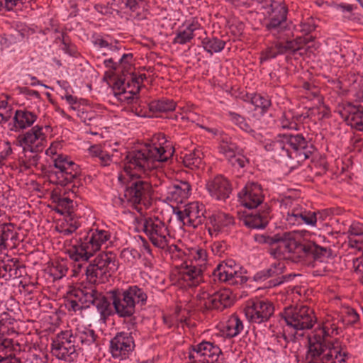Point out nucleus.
<instances>
[{"mask_svg": "<svg viewBox=\"0 0 363 363\" xmlns=\"http://www.w3.org/2000/svg\"><path fill=\"white\" fill-rule=\"evenodd\" d=\"M173 151L155 144L145 143L127 152L124 158V171L132 177H141L157 168L161 162H167Z\"/></svg>", "mask_w": 363, "mask_h": 363, "instance_id": "nucleus-1", "label": "nucleus"}, {"mask_svg": "<svg viewBox=\"0 0 363 363\" xmlns=\"http://www.w3.org/2000/svg\"><path fill=\"white\" fill-rule=\"evenodd\" d=\"M329 334L325 328H319L309 338L306 363H343L348 357L345 346L335 339L328 340Z\"/></svg>", "mask_w": 363, "mask_h": 363, "instance_id": "nucleus-2", "label": "nucleus"}, {"mask_svg": "<svg viewBox=\"0 0 363 363\" xmlns=\"http://www.w3.org/2000/svg\"><path fill=\"white\" fill-rule=\"evenodd\" d=\"M110 238V233L104 230H91L84 241L79 245L72 246L68 250V255L76 262L74 267L81 269L83 264H86L89 259L99 251L102 244ZM82 240V238H80Z\"/></svg>", "mask_w": 363, "mask_h": 363, "instance_id": "nucleus-3", "label": "nucleus"}, {"mask_svg": "<svg viewBox=\"0 0 363 363\" xmlns=\"http://www.w3.org/2000/svg\"><path fill=\"white\" fill-rule=\"evenodd\" d=\"M54 167L57 170L51 169L48 172L50 182L61 186H67L72 183V193L74 194L78 193L79 187L82 186V182L79 179L80 176L79 165L72 161H69L66 156L60 155L54 160Z\"/></svg>", "mask_w": 363, "mask_h": 363, "instance_id": "nucleus-4", "label": "nucleus"}, {"mask_svg": "<svg viewBox=\"0 0 363 363\" xmlns=\"http://www.w3.org/2000/svg\"><path fill=\"white\" fill-rule=\"evenodd\" d=\"M117 269L116 255L112 252H104L85 267V274L90 283H102L108 281Z\"/></svg>", "mask_w": 363, "mask_h": 363, "instance_id": "nucleus-5", "label": "nucleus"}, {"mask_svg": "<svg viewBox=\"0 0 363 363\" xmlns=\"http://www.w3.org/2000/svg\"><path fill=\"white\" fill-rule=\"evenodd\" d=\"M254 240L259 245H266L267 252L274 259H281L287 254H294L295 238L289 233L269 235L255 234Z\"/></svg>", "mask_w": 363, "mask_h": 363, "instance_id": "nucleus-6", "label": "nucleus"}, {"mask_svg": "<svg viewBox=\"0 0 363 363\" xmlns=\"http://www.w3.org/2000/svg\"><path fill=\"white\" fill-rule=\"evenodd\" d=\"M71 330L62 331L52 340L51 352L58 359L72 362L78 357V345Z\"/></svg>", "mask_w": 363, "mask_h": 363, "instance_id": "nucleus-7", "label": "nucleus"}, {"mask_svg": "<svg viewBox=\"0 0 363 363\" xmlns=\"http://www.w3.org/2000/svg\"><path fill=\"white\" fill-rule=\"evenodd\" d=\"M281 315L287 325L296 330L312 328L316 320L313 311L307 306L287 307Z\"/></svg>", "mask_w": 363, "mask_h": 363, "instance_id": "nucleus-8", "label": "nucleus"}, {"mask_svg": "<svg viewBox=\"0 0 363 363\" xmlns=\"http://www.w3.org/2000/svg\"><path fill=\"white\" fill-rule=\"evenodd\" d=\"M143 229L152 244L161 249L169 247V250H177V246H168L167 236L169 231L165 223L157 218H146L143 220Z\"/></svg>", "mask_w": 363, "mask_h": 363, "instance_id": "nucleus-9", "label": "nucleus"}, {"mask_svg": "<svg viewBox=\"0 0 363 363\" xmlns=\"http://www.w3.org/2000/svg\"><path fill=\"white\" fill-rule=\"evenodd\" d=\"M109 299L112 302L114 313L127 325L128 330L135 329L137 325V318L135 314L136 308L123 295L119 289L108 291Z\"/></svg>", "mask_w": 363, "mask_h": 363, "instance_id": "nucleus-10", "label": "nucleus"}, {"mask_svg": "<svg viewBox=\"0 0 363 363\" xmlns=\"http://www.w3.org/2000/svg\"><path fill=\"white\" fill-rule=\"evenodd\" d=\"M222 351L220 347L209 341L189 346L188 359L194 363H220V355Z\"/></svg>", "mask_w": 363, "mask_h": 363, "instance_id": "nucleus-11", "label": "nucleus"}, {"mask_svg": "<svg viewBox=\"0 0 363 363\" xmlns=\"http://www.w3.org/2000/svg\"><path fill=\"white\" fill-rule=\"evenodd\" d=\"M294 254L298 258L313 259L314 267L318 262L323 263L332 256V250L330 248L320 247L311 241H298L295 240Z\"/></svg>", "mask_w": 363, "mask_h": 363, "instance_id": "nucleus-12", "label": "nucleus"}, {"mask_svg": "<svg viewBox=\"0 0 363 363\" xmlns=\"http://www.w3.org/2000/svg\"><path fill=\"white\" fill-rule=\"evenodd\" d=\"M137 179L129 182L124 191V197L126 201L133 205L150 204L152 189V185L147 181Z\"/></svg>", "mask_w": 363, "mask_h": 363, "instance_id": "nucleus-13", "label": "nucleus"}, {"mask_svg": "<svg viewBox=\"0 0 363 363\" xmlns=\"http://www.w3.org/2000/svg\"><path fill=\"white\" fill-rule=\"evenodd\" d=\"M214 280L218 279L221 282L230 285L242 284L247 281V277L242 275L241 267L233 259H228L219 264L213 272Z\"/></svg>", "mask_w": 363, "mask_h": 363, "instance_id": "nucleus-14", "label": "nucleus"}, {"mask_svg": "<svg viewBox=\"0 0 363 363\" xmlns=\"http://www.w3.org/2000/svg\"><path fill=\"white\" fill-rule=\"evenodd\" d=\"M135 347L132 332H118L111 339L109 352L113 359L124 360L129 358Z\"/></svg>", "mask_w": 363, "mask_h": 363, "instance_id": "nucleus-15", "label": "nucleus"}, {"mask_svg": "<svg viewBox=\"0 0 363 363\" xmlns=\"http://www.w3.org/2000/svg\"><path fill=\"white\" fill-rule=\"evenodd\" d=\"M244 312L250 322L259 324L269 320L274 314V307L269 301L251 300L247 302Z\"/></svg>", "mask_w": 363, "mask_h": 363, "instance_id": "nucleus-16", "label": "nucleus"}, {"mask_svg": "<svg viewBox=\"0 0 363 363\" xmlns=\"http://www.w3.org/2000/svg\"><path fill=\"white\" fill-rule=\"evenodd\" d=\"M286 266L284 262H276L272 264L269 268L257 272L254 277V279L257 281H264L268 278H272L269 281V286L274 287L284 282L291 281L296 274H288L284 275Z\"/></svg>", "mask_w": 363, "mask_h": 363, "instance_id": "nucleus-17", "label": "nucleus"}, {"mask_svg": "<svg viewBox=\"0 0 363 363\" xmlns=\"http://www.w3.org/2000/svg\"><path fill=\"white\" fill-rule=\"evenodd\" d=\"M43 127L35 125L25 133L19 135L16 143L23 149L36 150L43 152L47 143L46 136L43 133Z\"/></svg>", "mask_w": 363, "mask_h": 363, "instance_id": "nucleus-18", "label": "nucleus"}, {"mask_svg": "<svg viewBox=\"0 0 363 363\" xmlns=\"http://www.w3.org/2000/svg\"><path fill=\"white\" fill-rule=\"evenodd\" d=\"M277 40L274 42L276 49L280 55L292 54L301 50L308 43L313 40V38L308 33L304 36H299L295 39H289L286 34L275 37Z\"/></svg>", "mask_w": 363, "mask_h": 363, "instance_id": "nucleus-19", "label": "nucleus"}, {"mask_svg": "<svg viewBox=\"0 0 363 363\" xmlns=\"http://www.w3.org/2000/svg\"><path fill=\"white\" fill-rule=\"evenodd\" d=\"M279 137L285 139L286 144L293 151L294 157H299L300 159H308L313 153L315 147L310 143L302 134H284Z\"/></svg>", "mask_w": 363, "mask_h": 363, "instance_id": "nucleus-20", "label": "nucleus"}, {"mask_svg": "<svg viewBox=\"0 0 363 363\" xmlns=\"http://www.w3.org/2000/svg\"><path fill=\"white\" fill-rule=\"evenodd\" d=\"M242 206L248 208H255L260 205L264 199L261 185L257 182L247 183L243 189L238 194Z\"/></svg>", "mask_w": 363, "mask_h": 363, "instance_id": "nucleus-21", "label": "nucleus"}, {"mask_svg": "<svg viewBox=\"0 0 363 363\" xmlns=\"http://www.w3.org/2000/svg\"><path fill=\"white\" fill-rule=\"evenodd\" d=\"M206 189L210 194L218 200H225L232 191L229 181L222 175H218L208 181Z\"/></svg>", "mask_w": 363, "mask_h": 363, "instance_id": "nucleus-22", "label": "nucleus"}, {"mask_svg": "<svg viewBox=\"0 0 363 363\" xmlns=\"http://www.w3.org/2000/svg\"><path fill=\"white\" fill-rule=\"evenodd\" d=\"M233 302L232 292L229 289H223L209 295L206 299L204 305L208 309L223 311L230 307Z\"/></svg>", "mask_w": 363, "mask_h": 363, "instance_id": "nucleus-23", "label": "nucleus"}, {"mask_svg": "<svg viewBox=\"0 0 363 363\" xmlns=\"http://www.w3.org/2000/svg\"><path fill=\"white\" fill-rule=\"evenodd\" d=\"M262 208V210L245 215L243 218L244 224L250 228H264L271 218V208L267 204H264Z\"/></svg>", "mask_w": 363, "mask_h": 363, "instance_id": "nucleus-24", "label": "nucleus"}, {"mask_svg": "<svg viewBox=\"0 0 363 363\" xmlns=\"http://www.w3.org/2000/svg\"><path fill=\"white\" fill-rule=\"evenodd\" d=\"M208 220L211 225L208 228V232L211 235L213 232L216 234L228 232V228L235 223L233 216L223 212L213 214L208 218Z\"/></svg>", "mask_w": 363, "mask_h": 363, "instance_id": "nucleus-25", "label": "nucleus"}, {"mask_svg": "<svg viewBox=\"0 0 363 363\" xmlns=\"http://www.w3.org/2000/svg\"><path fill=\"white\" fill-rule=\"evenodd\" d=\"M62 187V189H55L51 193V199L53 202L67 211V216H75L73 201L69 194H72L75 197L77 193L76 194H72L71 191L72 187L70 189H66L65 186Z\"/></svg>", "mask_w": 363, "mask_h": 363, "instance_id": "nucleus-26", "label": "nucleus"}, {"mask_svg": "<svg viewBox=\"0 0 363 363\" xmlns=\"http://www.w3.org/2000/svg\"><path fill=\"white\" fill-rule=\"evenodd\" d=\"M264 149L266 151L271 152L273 158L279 161L294 158L293 152L289 149L288 145L284 138L267 143Z\"/></svg>", "mask_w": 363, "mask_h": 363, "instance_id": "nucleus-27", "label": "nucleus"}, {"mask_svg": "<svg viewBox=\"0 0 363 363\" xmlns=\"http://www.w3.org/2000/svg\"><path fill=\"white\" fill-rule=\"evenodd\" d=\"M138 88L126 89L125 92H123L121 95L123 96V100L131 105V111L138 116H145L147 114L146 103L142 102L138 97L139 94Z\"/></svg>", "mask_w": 363, "mask_h": 363, "instance_id": "nucleus-28", "label": "nucleus"}, {"mask_svg": "<svg viewBox=\"0 0 363 363\" xmlns=\"http://www.w3.org/2000/svg\"><path fill=\"white\" fill-rule=\"evenodd\" d=\"M191 190V185L188 182L181 181L169 189L167 199L170 201L182 203L189 198Z\"/></svg>", "mask_w": 363, "mask_h": 363, "instance_id": "nucleus-29", "label": "nucleus"}, {"mask_svg": "<svg viewBox=\"0 0 363 363\" xmlns=\"http://www.w3.org/2000/svg\"><path fill=\"white\" fill-rule=\"evenodd\" d=\"M120 291L135 308L137 306H143L146 305L147 300V293L138 285L129 286L127 289H120Z\"/></svg>", "mask_w": 363, "mask_h": 363, "instance_id": "nucleus-30", "label": "nucleus"}, {"mask_svg": "<svg viewBox=\"0 0 363 363\" xmlns=\"http://www.w3.org/2000/svg\"><path fill=\"white\" fill-rule=\"evenodd\" d=\"M37 115L26 108L16 110L13 117L14 126L16 129H25L30 127L36 121Z\"/></svg>", "mask_w": 363, "mask_h": 363, "instance_id": "nucleus-31", "label": "nucleus"}, {"mask_svg": "<svg viewBox=\"0 0 363 363\" xmlns=\"http://www.w3.org/2000/svg\"><path fill=\"white\" fill-rule=\"evenodd\" d=\"M348 115L345 121L353 128L359 131H363V106H354L349 104Z\"/></svg>", "mask_w": 363, "mask_h": 363, "instance_id": "nucleus-32", "label": "nucleus"}, {"mask_svg": "<svg viewBox=\"0 0 363 363\" xmlns=\"http://www.w3.org/2000/svg\"><path fill=\"white\" fill-rule=\"evenodd\" d=\"M264 27L266 30L274 37L285 34V32L288 30L285 15L282 12V15H279L278 18L269 17Z\"/></svg>", "mask_w": 363, "mask_h": 363, "instance_id": "nucleus-33", "label": "nucleus"}, {"mask_svg": "<svg viewBox=\"0 0 363 363\" xmlns=\"http://www.w3.org/2000/svg\"><path fill=\"white\" fill-rule=\"evenodd\" d=\"M18 233L15 230V225L11 223H5L0 225V250L6 249L7 242L11 240L13 245L18 240Z\"/></svg>", "mask_w": 363, "mask_h": 363, "instance_id": "nucleus-34", "label": "nucleus"}, {"mask_svg": "<svg viewBox=\"0 0 363 363\" xmlns=\"http://www.w3.org/2000/svg\"><path fill=\"white\" fill-rule=\"evenodd\" d=\"M186 216L187 217L186 223L194 228L201 225L205 220L203 213L199 209L198 203H192L186 206Z\"/></svg>", "mask_w": 363, "mask_h": 363, "instance_id": "nucleus-35", "label": "nucleus"}, {"mask_svg": "<svg viewBox=\"0 0 363 363\" xmlns=\"http://www.w3.org/2000/svg\"><path fill=\"white\" fill-rule=\"evenodd\" d=\"M244 330V325L242 321L236 314H233L224 327V333L225 336L229 338H233L241 334Z\"/></svg>", "mask_w": 363, "mask_h": 363, "instance_id": "nucleus-36", "label": "nucleus"}, {"mask_svg": "<svg viewBox=\"0 0 363 363\" xmlns=\"http://www.w3.org/2000/svg\"><path fill=\"white\" fill-rule=\"evenodd\" d=\"M77 341H79L82 346L89 347L95 343L98 336L93 329L89 328H77L74 334Z\"/></svg>", "mask_w": 363, "mask_h": 363, "instance_id": "nucleus-37", "label": "nucleus"}, {"mask_svg": "<svg viewBox=\"0 0 363 363\" xmlns=\"http://www.w3.org/2000/svg\"><path fill=\"white\" fill-rule=\"evenodd\" d=\"M184 165L191 169H199L203 163V152L199 149H194L184 157H180Z\"/></svg>", "mask_w": 363, "mask_h": 363, "instance_id": "nucleus-38", "label": "nucleus"}, {"mask_svg": "<svg viewBox=\"0 0 363 363\" xmlns=\"http://www.w3.org/2000/svg\"><path fill=\"white\" fill-rule=\"evenodd\" d=\"M204 50L212 55L213 53L221 52L226 44L225 40L215 36L206 37L201 40Z\"/></svg>", "mask_w": 363, "mask_h": 363, "instance_id": "nucleus-39", "label": "nucleus"}, {"mask_svg": "<svg viewBox=\"0 0 363 363\" xmlns=\"http://www.w3.org/2000/svg\"><path fill=\"white\" fill-rule=\"evenodd\" d=\"M147 107H148L150 111L152 113L168 112L175 109L176 103L172 99H161L146 104V108Z\"/></svg>", "mask_w": 363, "mask_h": 363, "instance_id": "nucleus-40", "label": "nucleus"}, {"mask_svg": "<svg viewBox=\"0 0 363 363\" xmlns=\"http://www.w3.org/2000/svg\"><path fill=\"white\" fill-rule=\"evenodd\" d=\"M94 306H96L97 311L100 314L101 320L106 321V319L113 315L114 311L112 310L111 306V302L107 297L103 296L101 294L98 296V298L96 300Z\"/></svg>", "mask_w": 363, "mask_h": 363, "instance_id": "nucleus-41", "label": "nucleus"}, {"mask_svg": "<svg viewBox=\"0 0 363 363\" xmlns=\"http://www.w3.org/2000/svg\"><path fill=\"white\" fill-rule=\"evenodd\" d=\"M218 149L220 153L224 155L227 160L238 152L242 151L230 138L227 137L222 138Z\"/></svg>", "mask_w": 363, "mask_h": 363, "instance_id": "nucleus-42", "label": "nucleus"}, {"mask_svg": "<svg viewBox=\"0 0 363 363\" xmlns=\"http://www.w3.org/2000/svg\"><path fill=\"white\" fill-rule=\"evenodd\" d=\"M203 268L196 265H186L182 272L184 281H191L193 284L199 283L201 279Z\"/></svg>", "mask_w": 363, "mask_h": 363, "instance_id": "nucleus-43", "label": "nucleus"}, {"mask_svg": "<svg viewBox=\"0 0 363 363\" xmlns=\"http://www.w3.org/2000/svg\"><path fill=\"white\" fill-rule=\"evenodd\" d=\"M251 103L255 106V109L260 108L262 115L266 113L272 106L269 96L261 94H254L251 97Z\"/></svg>", "mask_w": 363, "mask_h": 363, "instance_id": "nucleus-44", "label": "nucleus"}, {"mask_svg": "<svg viewBox=\"0 0 363 363\" xmlns=\"http://www.w3.org/2000/svg\"><path fill=\"white\" fill-rule=\"evenodd\" d=\"M23 157H22L21 164L26 169H30L31 167H36L40 158L39 154L42 152H37L36 150L23 149Z\"/></svg>", "mask_w": 363, "mask_h": 363, "instance_id": "nucleus-45", "label": "nucleus"}, {"mask_svg": "<svg viewBox=\"0 0 363 363\" xmlns=\"http://www.w3.org/2000/svg\"><path fill=\"white\" fill-rule=\"evenodd\" d=\"M101 294L94 289H79L75 291L74 296L79 298V301L84 303L94 304L98 296Z\"/></svg>", "mask_w": 363, "mask_h": 363, "instance_id": "nucleus-46", "label": "nucleus"}, {"mask_svg": "<svg viewBox=\"0 0 363 363\" xmlns=\"http://www.w3.org/2000/svg\"><path fill=\"white\" fill-rule=\"evenodd\" d=\"M230 121L236 125H238L242 130L250 133L254 136L255 131L250 127V124L246 121L244 116L235 112L230 111L228 113Z\"/></svg>", "mask_w": 363, "mask_h": 363, "instance_id": "nucleus-47", "label": "nucleus"}, {"mask_svg": "<svg viewBox=\"0 0 363 363\" xmlns=\"http://www.w3.org/2000/svg\"><path fill=\"white\" fill-rule=\"evenodd\" d=\"M317 220V213L308 211L305 206L301 205V213L299 220L300 225H305L315 227Z\"/></svg>", "mask_w": 363, "mask_h": 363, "instance_id": "nucleus-48", "label": "nucleus"}, {"mask_svg": "<svg viewBox=\"0 0 363 363\" xmlns=\"http://www.w3.org/2000/svg\"><path fill=\"white\" fill-rule=\"evenodd\" d=\"M133 55L132 53L123 54L118 62L120 73L123 76L131 74L133 69Z\"/></svg>", "mask_w": 363, "mask_h": 363, "instance_id": "nucleus-49", "label": "nucleus"}, {"mask_svg": "<svg viewBox=\"0 0 363 363\" xmlns=\"http://www.w3.org/2000/svg\"><path fill=\"white\" fill-rule=\"evenodd\" d=\"M301 204H294L288 211L286 220L289 225H300Z\"/></svg>", "mask_w": 363, "mask_h": 363, "instance_id": "nucleus-50", "label": "nucleus"}, {"mask_svg": "<svg viewBox=\"0 0 363 363\" xmlns=\"http://www.w3.org/2000/svg\"><path fill=\"white\" fill-rule=\"evenodd\" d=\"M126 76L118 75L116 80L113 84V89L115 94L121 95L123 92H125L126 89L131 87L130 80L125 78Z\"/></svg>", "mask_w": 363, "mask_h": 363, "instance_id": "nucleus-51", "label": "nucleus"}, {"mask_svg": "<svg viewBox=\"0 0 363 363\" xmlns=\"http://www.w3.org/2000/svg\"><path fill=\"white\" fill-rule=\"evenodd\" d=\"M272 344L279 349H287L289 347V342L287 340V336L283 332H279L274 333L271 337Z\"/></svg>", "mask_w": 363, "mask_h": 363, "instance_id": "nucleus-52", "label": "nucleus"}, {"mask_svg": "<svg viewBox=\"0 0 363 363\" xmlns=\"http://www.w3.org/2000/svg\"><path fill=\"white\" fill-rule=\"evenodd\" d=\"M101 13L104 14H112L113 11L119 13L120 10L125 9L124 6V1L123 0H112L111 2L108 3L107 6H101Z\"/></svg>", "mask_w": 363, "mask_h": 363, "instance_id": "nucleus-53", "label": "nucleus"}, {"mask_svg": "<svg viewBox=\"0 0 363 363\" xmlns=\"http://www.w3.org/2000/svg\"><path fill=\"white\" fill-rule=\"evenodd\" d=\"M228 161L235 168H244L250 162L249 159L240 152L228 158Z\"/></svg>", "mask_w": 363, "mask_h": 363, "instance_id": "nucleus-54", "label": "nucleus"}, {"mask_svg": "<svg viewBox=\"0 0 363 363\" xmlns=\"http://www.w3.org/2000/svg\"><path fill=\"white\" fill-rule=\"evenodd\" d=\"M269 17H274L278 18L279 15H282V12L285 15L286 21L287 20L288 7L284 2H279L278 4H274L273 7L269 9Z\"/></svg>", "mask_w": 363, "mask_h": 363, "instance_id": "nucleus-55", "label": "nucleus"}, {"mask_svg": "<svg viewBox=\"0 0 363 363\" xmlns=\"http://www.w3.org/2000/svg\"><path fill=\"white\" fill-rule=\"evenodd\" d=\"M191 255L195 262H197V265L202 268L206 265L207 261V252L205 250L202 248L193 250Z\"/></svg>", "mask_w": 363, "mask_h": 363, "instance_id": "nucleus-56", "label": "nucleus"}, {"mask_svg": "<svg viewBox=\"0 0 363 363\" xmlns=\"http://www.w3.org/2000/svg\"><path fill=\"white\" fill-rule=\"evenodd\" d=\"M194 35H191L190 33H189L186 29L183 30H180L177 32L176 36L174 37L172 43L173 44H179L184 45L186 43L190 42Z\"/></svg>", "mask_w": 363, "mask_h": 363, "instance_id": "nucleus-57", "label": "nucleus"}, {"mask_svg": "<svg viewBox=\"0 0 363 363\" xmlns=\"http://www.w3.org/2000/svg\"><path fill=\"white\" fill-rule=\"evenodd\" d=\"M281 126L284 129L289 130H299V125L294 121V117H289L286 114L284 113L281 118Z\"/></svg>", "mask_w": 363, "mask_h": 363, "instance_id": "nucleus-58", "label": "nucleus"}, {"mask_svg": "<svg viewBox=\"0 0 363 363\" xmlns=\"http://www.w3.org/2000/svg\"><path fill=\"white\" fill-rule=\"evenodd\" d=\"M278 55H279V54L278 53V50L276 49L275 43H274L273 46L267 48L265 50L261 52L259 57L260 63H263L268 60L275 58Z\"/></svg>", "mask_w": 363, "mask_h": 363, "instance_id": "nucleus-59", "label": "nucleus"}, {"mask_svg": "<svg viewBox=\"0 0 363 363\" xmlns=\"http://www.w3.org/2000/svg\"><path fill=\"white\" fill-rule=\"evenodd\" d=\"M0 275L2 277H6V273H9V277H17V270L18 267L15 264H4L3 265L0 264Z\"/></svg>", "mask_w": 363, "mask_h": 363, "instance_id": "nucleus-60", "label": "nucleus"}, {"mask_svg": "<svg viewBox=\"0 0 363 363\" xmlns=\"http://www.w3.org/2000/svg\"><path fill=\"white\" fill-rule=\"evenodd\" d=\"M142 1V0H126L124 2V6L125 9H129L132 13L130 16L134 18H136L139 16V12L138 10L140 9L139 3Z\"/></svg>", "mask_w": 363, "mask_h": 363, "instance_id": "nucleus-61", "label": "nucleus"}, {"mask_svg": "<svg viewBox=\"0 0 363 363\" xmlns=\"http://www.w3.org/2000/svg\"><path fill=\"white\" fill-rule=\"evenodd\" d=\"M345 313L346 316L344 318L343 321L345 322L347 325H353L358 322L359 315L354 309L347 308Z\"/></svg>", "mask_w": 363, "mask_h": 363, "instance_id": "nucleus-62", "label": "nucleus"}, {"mask_svg": "<svg viewBox=\"0 0 363 363\" xmlns=\"http://www.w3.org/2000/svg\"><path fill=\"white\" fill-rule=\"evenodd\" d=\"M15 322V319L12 318L8 313H4L0 317V330L2 333L5 332V330L9 326L12 325Z\"/></svg>", "mask_w": 363, "mask_h": 363, "instance_id": "nucleus-63", "label": "nucleus"}, {"mask_svg": "<svg viewBox=\"0 0 363 363\" xmlns=\"http://www.w3.org/2000/svg\"><path fill=\"white\" fill-rule=\"evenodd\" d=\"M62 43L63 45L62 50L66 52L69 54L70 55H74L76 53V50L74 46L72 45L69 43V37L65 33H62Z\"/></svg>", "mask_w": 363, "mask_h": 363, "instance_id": "nucleus-64", "label": "nucleus"}]
</instances>
